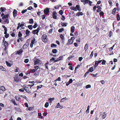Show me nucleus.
I'll return each mask as SVG.
<instances>
[{
    "label": "nucleus",
    "mask_w": 120,
    "mask_h": 120,
    "mask_svg": "<svg viewBox=\"0 0 120 120\" xmlns=\"http://www.w3.org/2000/svg\"><path fill=\"white\" fill-rule=\"evenodd\" d=\"M24 88H22L19 89V91L21 92H23L24 91Z\"/></svg>",
    "instance_id": "nucleus-62"
},
{
    "label": "nucleus",
    "mask_w": 120,
    "mask_h": 120,
    "mask_svg": "<svg viewBox=\"0 0 120 120\" xmlns=\"http://www.w3.org/2000/svg\"><path fill=\"white\" fill-rule=\"evenodd\" d=\"M68 68L69 69H70L71 70H73L74 68L71 66H69Z\"/></svg>",
    "instance_id": "nucleus-64"
},
{
    "label": "nucleus",
    "mask_w": 120,
    "mask_h": 120,
    "mask_svg": "<svg viewBox=\"0 0 120 120\" xmlns=\"http://www.w3.org/2000/svg\"><path fill=\"white\" fill-rule=\"evenodd\" d=\"M22 36V34L21 33L20 31H19V34H18V36L19 37V38H21Z\"/></svg>",
    "instance_id": "nucleus-45"
},
{
    "label": "nucleus",
    "mask_w": 120,
    "mask_h": 120,
    "mask_svg": "<svg viewBox=\"0 0 120 120\" xmlns=\"http://www.w3.org/2000/svg\"><path fill=\"white\" fill-rule=\"evenodd\" d=\"M47 0L49 1V0H40V2L41 3H44Z\"/></svg>",
    "instance_id": "nucleus-33"
},
{
    "label": "nucleus",
    "mask_w": 120,
    "mask_h": 120,
    "mask_svg": "<svg viewBox=\"0 0 120 120\" xmlns=\"http://www.w3.org/2000/svg\"><path fill=\"white\" fill-rule=\"evenodd\" d=\"M64 30V29L63 28L60 29L58 30V31L60 33L62 32Z\"/></svg>",
    "instance_id": "nucleus-39"
},
{
    "label": "nucleus",
    "mask_w": 120,
    "mask_h": 120,
    "mask_svg": "<svg viewBox=\"0 0 120 120\" xmlns=\"http://www.w3.org/2000/svg\"><path fill=\"white\" fill-rule=\"evenodd\" d=\"M89 73V71H88L86 72L85 73V75H84V77H85Z\"/></svg>",
    "instance_id": "nucleus-52"
},
{
    "label": "nucleus",
    "mask_w": 120,
    "mask_h": 120,
    "mask_svg": "<svg viewBox=\"0 0 120 120\" xmlns=\"http://www.w3.org/2000/svg\"><path fill=\"white\" fill-rule=\"evenodd\" d=\"M105 63L106 61L105 60H103L101 63V64L102 65L105 64Z\"/></svg>",
    "instance_id": "nucleus-60"
},
{
    "label": "nucleus",
    "mask_w": 120,
    "mask_h": 120,
    "mask_svg": "<svg viewBox=\"0 0 120 120\" xmlns=\"http://www.w3.org/2000/svg\"><path fill=\"white\" fill-rule=\"evenodd\" d=\"M24 24L23 22H22L21 24L20 23H19L18 24V25L20 27H21L24 26Z\"/></svg>",
    "instance_id": "nucleus-18"
},
{
    "label": "nucleus",
    "mask_w": 120,
    "mask_h": 120,
    "mask_svg": "<svg viewBox=\"0 0 120 120\" xmlns=\"http://www.w3.org/2000/svg\"><path fill=\"white\" fill-rule=\"evenodd\" d=\"M10 16L9 14L5 15L2 18V24H8L9 23V19L10 18Z\"/></svg>",
    "instance_id": "nucleus-1"
},
{
    "label": "nucleus",
    "mask_w": 120,
    "mask_h": 120,
    "mask_svg": "<svg viewBox=\"0 0 120 120\" xmlns=\"http://www.w3.org/2000/svg\"><path fill=\"white\" fill-rule=\"evenodd\" d=\"M40 30V28H39L38 27L37 28V30H37V35H38V32Z\"/></svg>",
    "instance_id": "nucleus-63"
},
{
    "label": "nucleus",
    "mask_w": 120,
    "mask_h": 120,
    "mask_svg": "<svg viewBox=\"0 0 120 120\" xmlns=\"http://www.w3.org/2000/svg\"><path fill=\"white\" fill-rule=\"evenodd\" d=\"M75 7L77 9V10L79 11L80 10L79 9V6L78 5H77Z\"/></svg>",
    "instance_id": "nucleus-51"
},
{
    "label": "nucleus",
    "mask_w": 120,
    "mask_h": 120,
    "mask_svg": "<svg viewBox=\"0 0 120 120\" xmlns=\"http://www.w3.org/2000/svg\"><path fill=\"white\" fill-rule=\"evenodd\" d=\"M63 106L62 105H56V106L55 107V108H59L60 109H61L62 108Z\"/></svg>",
    "instance_id": "nucleus-36"
},
{
    "label": "nucleus",
    "mask_w": 120,
    "mask_h": 120,
    "mask_svg": "<svg viewBox=\"0 0 120 120\" xmlns=\"http://www.w3.org/2000/svg\"><path fill=\"white\" fill-rule=\"evenodd\" d=\"M6 63L7 66L9 67H11L12 64V63L11 61L9 62L6 61Z\"/></svg>",
    "instance_id": "nucleus-12"
},
{
    "label": "nucleus",
    "mask_w": 120,
    "mask_h": 120,
    "mask_svg": "<svg viewBox=\"0 0 120 120\" xmlns=\"http://www.w3.org/2000/svg\"><path fill=\"white\" fill-rule=\"evenodd\" d=\"M112 32L111 31H110L109 32V36L110 37L112 35Z\"/></svg>",
    "instance_id": "nucleus-40"
},
{
    "label": "nucleus",
    "mask_w": 120,
    "mask_h": 120,
    "mask_svg": "<svg viewBox=\"0 0 120 120\" xmlns=\"http://www.w3.org/2000/svg\"><path fill=\"white\" fill-rule=\"evenodd\" d=\"M30 31L28 30H27L26 31V36H28L30 35Z\"/></svg>",
    "instance_id": "nucleus-24"
},
{
    "label": "nucleus",
    "mask_w": 120,
    "mask_h": 120,
    "mask_svg": "<svg viewBox=\"0 0 120 120\" xmlns=\"http://www.w3.org/2000/svg\"><path fill=\"white\" fill-rule=\"evenodd\" d=\"M55 60H55V58L53 57L50 59V61H53L54 62H55Z\"/></svg>",
    "instance_id": "nucleus-43"
},
{
    "label": "nucleus",
    "mask_w": 120,
    "mask_h": 120,
    "mask_svg": "<svg viewBox=\"0 0 120 120\" xmlns=\"http://www.w3.org/2000/svg\"><path fill=\"white\" fill-rule=\"evenodd\" d=\"M106 114L105 112H104L102 115V117L103 119H104L106 116Z\"/></svg>",
    "instance_id": "nucleus-32"
},
{
    "label": "nucleus",
    "mask_w": 120,
    "mask_h": 120,
    "mask_svg": "<svg viewBox=\"0 0 120 120\" xmlns=\"http://www.w3.org/2000/svg\"><path fill=\"white\" fill-rule=\"evenodd\" d=\"M83 15V13L82 12H79L76 15H78V16H79L80 15Z\"/></svg>",
    "instance_id": "nucleus-31"
},
{
    "label": "nucleus",
    "mask_w": 120,
    "mask_h": 120,
    "mask_svg": "<svg viewBox=\"0 0 120 120\" xmlns=\"http://www.w3.org/2000/svg\"><path fill=\"white\" fill-rule=\"evenodd\" d=\"M32 33L33 34H37V30H33Z\"/></svg>",
    "instance_id": "nucleus-56"
},
{
    "label": "nucleus",
    "mask_w": 120,
    "mask_h": 120,
    "mask_svg": "<svg viewBox=\"0 0 120 120\" xmlns=\"http://www.w3.org/2000/svg\"><path fill=\"white\" fill-rule=\"evenodd\" d=\"M27 11V10L26 9H25L24 10H22V14H23L24 13H25V12H26Z\"/></svg>",
    "instance_id": "nucleus-55"
},
{
    "label": "nucleus",
    "mask_w": 120,
    "mask_h": 120,
    "mask_svg": "<svg viewBox=\"0 0 120 120\" xmlns=\"http://www.w3.org/2000/svg\"><path fill=\"white\" fill-rule=\"evenodd\" d=\"M38 116L39 118H42V116H41V113H38Z\"/></svg>",
    "instance_id": "nucleus-41"
},
{
    "label": "nucleus",
    "mask_w": 120,
    "mask_h": 120,
    "mask_svg": "<svg viewBox=\"0 0 120 120\" xmlns=\"http://www.w3.org/2000/svg\"><path fill=\"white\" fill-rule=\"evenodd\" d=\"M6 10V8L5 7H1L0 8V11L2 13L4 12Z\"/></svg>",
    "instance_id": "nucleus-17"
},
{
    "label": "nucleus",
    "mask_w": 120,
    "mask_h": 120,
    "mask_svg": "<svg viewBox=\"0 0 120 120\" xmlns=\"http://www.w3.org/2000/svg\"><path fill=\"white\" fill-rule=\"evenodd\" d=\"M70 76H68L67 75H64L63 76L64 78H66L69 77Z\"/></svg>",
    "instance_id": "nucleus-61"
},
{
    "label": "nucleus",
    "mask_w": 120,
    "mask_h": 120,
    "mask_svg": "<svg viewBox=\"0 0 120 120\" xmlns=\"http://www.w3.org/2000/svg\"><path fill=\"white\" fill-rule=\"evenodd\" d=\"M57 46V45L54 44H52L51 45V47H56Z\"/></svg>",
    "instance_id": "nucleus-37"
},
{
    "label": "nucleus",
    "mask_w": 120,
    "mask_h": 120,
    "mask_svg": "<svg viewBox=\"0 0 120 120\" xmlns=\"http://www.w3.org/2000/svg\"><path fill=\"white\" fill-rule=\"evenodd\" d=\"M37 42V41H36V40L35 38H34L31 41V42L30 45V46L31 48H32L33 46V44Z\"/></svg>",
    "instance_id": "nucleus-3"
},
{
    "label": "nucleus",
    "mask_w": 120,
    "mask_h": 120,
    "mask_svg": "<svg viewBox=\"0 0 120 120\" xmlns=\"http://www.w3.org/2000/svg\"><path fill=\"white\" fill-rule=\"evenodd\" d=\"M89 70L90 72H92L93 70V67H91L90 68Z\"/></svg>",
    "instance_id": "nucleus-44"
},
{
    "label": "nucleus",
    "mask_w": 120,
    "mask_h": 120,
    "mask_svg": "<svg viewBox=\"0 0 120 120\" xmlns=\"http://www.w3.org/2000/svg\"><path fill=\"white\" fill-rule=\"evenodd\" d=\"M89 108H90L89 106V105H88L87 107V109L86 111V113H88L89 112Z\"/></svg>",
    "instance_id": "nucleus-47"
},
{
    "label": "nucleus",
    "mask_w": 120,
    "mask_h": 120,
    "mask_svg": "<svg viewBox=\"0 0 120 120\" xmlns=\"http://www.w3.org/2000/svg\"><path fill=\"white\" fill-rule=\"evenodd\" d=\"M9 36V34H7L5 35V38H7Z\"/></svg>",
    "instance_id": "nucleus-58"
},
{
    "label": "nucleus",
    "mask_w": 120,
    "mask_h": 120,
    "mask_svg": "<svg viewBox=\"0 0 120 120\" xmlns=\"http://www.w3.org/2000/svg\"><path fill=\"white\" fill-rule=\"evenodd\" d=\"M15 81L17 82L20 80V79L18 77H15L14 78Z\"/></svg>",
    "instance_id": "nucleus-22"
},
{
    "label": "nucleus",
    "mask_w": 120,
    "mask_h": 120,
    "mask_svg": "<svg viewBox=\"0 0 120 120\" xmlns=\"http://www.w3.org/2000/svg\"><path fill=\"white\" fill-rule=\"evenodd\" d=\"M4 51L6 52V50L8 49V44L6 41L4 42Z\"/></svg>",
    "instance_id": "nucleus-4"
},
{
    "label": "nucleus",
    "mask_w": 120,
    "mask_h": 120,
    "mask_svg": "<svg viewBox=\"0 0 120 120\" xmlns=\"http://www.w3.org/2000/svg\"><path fill=\"white\" fill-rule=\"evenodd\" d=\"M92 3V2L89 0H85L84 1V4L87 3V4H89L90 6H91V4Z\"/></svg>",
    "instance_id": "nucleus-9"
},
{
    "label": "nucleus",
    "mask_w": 120,
    "mask_h": 120,
    "mask_svg": "<svg viewBox=\"0 0 120 120\" xmlns=\"http://www.w3.org/2000/svg\"><path fill=\"white\" fill-rule=\"evenodd\" d=\"M0 90H2V91H0V92H1V93L3 92V91L5 90V88L4 86H2L0 87Z\"/></svg>",
    "instance_id": "nucleus-16"
},
{
    "label": "nucleus",
    "mask_w": 120,
    "mask_h": 120,
    "mask_svg": "<svg viewBox=\"0 0 120 120\" xmlns=\"http://www.w3.org/2000/svg\"><path fill=\"white\" fill-rule=\"evenodd\" d=\"M54 100V98H50L49 99H48L49 101L51 103H52V101Z\"/></svg>",
    "instance_id": "nucleus-28"
},
{
    "label": "nucleus",
    "mask_w": 120,
    "mask_h": 120,
    "mask_svg": "<svg viewBox=\"0 0 120 120\" xmlns=\"http://www.w3.org/2000/svg\"><path fill=\"white\" fill-rule=\"evenodd\" d=\"M47 35L45 34L43 35L42 37V39L44 42H46L47 41L46 39Z\"/></svg>",
    "instance_id": "nucleus-5"
},
{
    "label": "nucleus",
    "mask_w": 120,
    "mask_h": 120,
    "mask_svg": "<svg viewBox=\"0 0 120 120\" xmlns=\"http://www.w3.org/2000/svg\"><path fill=\"white\" fill-rule=\"evenodd\" d=\"M34 22L33 19H30L29 20V23L30 24H32Z\"/></svg>",
    "instance_id": "nucleus-26"
},
{
    "label": "nucleus",
    "mask_w": 120,
    "mask_h": 120,
    "mask_svg": "<svg viewBox=\"0 0 120 120\" xmlns=\"http://www.w3.org/2000/svg\"><path fill=\"white\" fill-rule=\"evenodd\" d=\"M52 52L54 53H56L57 52V50L56 49H53L52 50Z\"/></svg>",
    "instance_id": "nucleus-42"
},
{
    "label": "nucleus",
    "mask_w": 120,
    "mask_h": 120,
    "mask_svg": "<svg viewBox=\"0 0 120 120\" xmlns=\"http://www.w3.org/2000/svg\"><path fill=\"white\" fill-rule=\"evenodd\" d=\"M15 98L16 100V102L19 101L21 100V95L18 94L15 96Z\"/></svg>",
    "instance_id": "nucleus-6"
},
{
    "label": "nucleus",
    "mask_w": 120,
    "mask_h": 120,
    "mask_svg": "<svg viewBox=\"0 0 120 120\" xmlns=\"http://www.w3.org/2000/svg\"><path fill=\"white\" fill-rule=\"evenodd\" d=\"M29 61V59H26L25 60L24 62L26 63H27Z\"/></svg>",
    "instance_id": "nucleus-46"
},
{
    "label": "nucleus",
    "mask_w": 120,
    "mask_h": 120,
    "mask_svg": "<svg viewBox=\"0 0 120 120\" xmlns=\"http://www.w3.org/2000/svg\"><path fill=\"white\" fill-rule=\"evenodd\" d=\"M29 110L30 111L33 110L34 109L33 107H30L28 108Z\"/></svg>",
    "instance_id": "nucleus-54"
},
{
    "label": "nucleus",
    "mask_w": 120,
    "mask_h": 120,
    "mask_svg": "<svg viewBox=\"0 0 120 120\" xmlns=\"http://www.w3.org/2000/svg\"><path fill=\"white\" fill-rule=\"evenodd\" d=\"M11 102L14 105H17L16 104L15 100L14 99H12L11 100Z\"/></svg>",
    "instance_id": "nucleus-25"
},
{
    "label": "nucleus",
    "mask_w": 120,
    "mask_h": 120,
    "mask_svg": "<svg viewBox=\"0 0 120 120\" xmlns=\"http://www.w3.org/2000/svg\"><path fill=\"white\" fill-rule=\"evenodd\" d=\"M34 69H30L31 71L33 73L35 72L39 68L38 66H37L34 67Z\"/></svg>",
    "instance_id": "nucleus-7"
},
{
    "label": "nucleus",
    "mask_w": 120,
    "mask_h": 120,
    "mask_svg": "<svg viewBox=\"0 0 120 120\" xmlns=\"http://www.w3.org/2000/svg\"><path fill=\"white\" fill-rule=\"evenodd\" d=\"M71 10H73L75 11H77L76 8L74 7H71Z\"/></svg>",
    "instance_id": "nucleus-29"
},
{
    "label": "nucleus",
    "mask_w": 120,
    "mask_h": 120,
    "mask_svg": "<svg viewBox=\"0 0 120 120\" xmlns=\"http://www.w3.org/2000/svg\"><path fill=\"white\" fill-rule=\"evenodd\" d=\"M65 17L63 15H62V17L61 18V19L64 21L65 20Z\"/></svg>",
    "instance_id": "nucleus-53"
},
{
    "label": "nucleus",
    "mask_w": 120,
    "mask_h": 120,
    "mask_svg": "<svg viewBox=\"0 0 120 120\" xmlns=\"http://www.w3.org/2000/svg\"><path fill=\"white\" fill-rule=\"evenodd\" d=\"M59 13L60 15H62V14L63 13V11L62 10H60L59 11Z\"/></svg>",
    "instance_id": "nucleus-48"
},
{
    "label": "nucleus",
    "mask_w": 120,
    "mask_h": 120,
    "mask_svg": "<svg viewBox=\"0 0 120 120\" xmlns=\"http://www.w3.org/2000/svg\"><path fill=\"white\" fill-rule=\"evenodd\" d=\"M17 11L15 9H14L13 12V17L15 18L17 16Z\"/></svg>",
    "instance_id": "nucleus-13"
},
{
    "label": "nucleus",
    "mask_w": 120,
    "mask_h": 120,
    "mask_svg": "<svg viewBox=\"0 0 120 120\" xmlns=\"http://www.w3.org/2000/svg\"><path fill=\"white\" fill-rule=\"evenodd\" d=\"M28 28L30 30H32L33 29V26L32 25H29L28 26Z\"/></svg>",
    "instance_id": "nucleus-38"
},
{
    "label": "nucleus",
    "mask_w": 120,
    "mask_h": 120,
    "mask_svg": "<svg viewBox=\"0 0 120 120\" xmlns=\"http://www.w3.org/2000/svg\"><path fill=\"white\" fill-rule=\"evenodd\" d=\"M23 49H21L19 51H17L16 52V54H21L23 52Z\"/></svg>",
    "instance_id": "nucleus-15"
},
{
    "label": "nucleus",
    "mask_w": 120,
    "mask_h": 120,
    "mask_svg": "<svg viewBox=\"0 0 120 120\" xmlns=\"http://www.w3.org/2000/svg\"><path fill=\"white\" fill-rule=\"evenodd\" d=\"M75 28L74 26H72L71 28V31L72 33H73L74 31Z\"/></svg>",
    "instance_id": "nucleus-30"
},
{
    "label": "nucleus",
    "mask_w": 120,
    "mask_h": 120,
    "mask_svg": "<svg viewBox=\"0 0 120 120\" xmlns=\"http://www.w3.org/2000/svg\"><path fill=\"white\" fill-rule=\"evenodd\" d=\"M73 40L72 39H69L68 40V45H70L72 43Z\"/></svg>",
    "instance_id": "nucleus-19"
},
{
    "label": "nucleus",
    "mask_w": 120,
    "mask_h": 120,
    "mask_svg": "<svg viewBox=\"0 0 120 120\" xmlns=\"http://www.w3.org/2000/svg\"><path fill=\"white\" fill-rule=\"evenodd\" d=\"M49 12V9L48 8H46L44 10V12L46 15H48Z\"/></svg>",
    "instance_id": "nucleus-8"
},
{
    "label": "nucleus",
    "mask_w": 120,
    "mask_h": 120,
    "mask_svg": "<svg viewBox=\"0 0 120 120\" xmlns=\"http://www.w3.org/2000/svg\"><path fill=\"white\" fill-rule=\"evenodd\" d=\"M34 64L35 65L40 64L42 63L41 61L37 59H34Z\"/></svg>",
    "instance_id": "nucleus-2"
},
{
    "label": "nucleus",
    "mask_w": 120,
    "mask_h": 120,
    "mask_svg": "<svg viewBox=\"0 0 120 120\" xmlns=\"http://www.w3.org/2000/svg\"><path fill=\"white\" fill-rule=\"evenodd\" d=\"M45 15H42L41 17H42V19H44L45 18Z\"/></svg>",
    "instance_id": "nucleus-57"
},
{
    "label": "nucleus",
    "mask_w": 120,
    "mask_h": 120,
    "mask_svg": "<svg viewBox=\"0 0 120 120\" xmlns=\"http://www.w3.org/2000/svg\"><path fill=\"white\" fill-rule=\"evenodd\" d=\"M91 86L90 85H86V88L87 89L89 88H90L91 87Z\"/></svg>",
    "instance_id": "nucleus-49"
},
{
    "label": "nucleus",
    "mask_w": 120,
    "mask_h": 120,
    "mask_svg": "<svg viewBox=\"0 0 120 120\" xmlns=\"http://www.w3.org/2000/svg\"><path fill=\"white\" fill-rule=\"evenodd\" d=\"M23 88H24V90H25L27 93H30V91L29 88L25 86L24 87V86H23Z\"/></svg>",
    "instance_id": "nucleus-14"
},
{
    "label": "nucleus",
    "mask_w": 120,
    "mask_h": 120,
    "mask_svg": "<svg viewBox=\"0 0 120 120\" xmlns=\"http://www.w3.org/2000/svg\"><path fill=\"white\" fill-rule=\"evenodd\" d=\"M49 63H45V64L44 65L45 66V68L47 69L48 70V65L49 64Z\"/></svg>",
    "instance_id": "nucleus-34"
},
{
    "label": "nucleus",
    "mask_w": 120,
    "mask_h": 120,
    "mask_svg": "<svg viewBox=\"0 0 120 120\" xmlns=\"http://www.w3.org/2000/svg\"><path fill=\"white\" fill-rule=\"evenodd\" d=\"M0 69L2 71H5L6 70L5 68H4L2 66H0Z\"/></svg>",
    "instance_id": "nucleus-23"
},
{
    "label": "nucleus",
    "mask_w": 120,
    "mask_h": 120,
    "mask_svg": "<svg viewBox=\"0 0 120 120\" xmlns=\"http://www.w3.org/2000/svg\"><path fill=\"white\" fill-rule=\"evenodd\" d=\"M67 23H63L61 22V25L62 26H67Z\"/></svg>",
    "instance_id": "nucleus-27"
},
{
    "label": "nucleus",
    "mask_w": 120,
    "mask_h": 120,
    "mask_svg": "<svg viewBox=\"0 0 120 120\" xmlns=\"http://www.w3.org/2000/svg\"><path fill=\"white\" fill-rule=\"evenodd\" d=\"M88 44H85V47H84V49L85 50V52H86L87 50L88 49Z\"/></svg>",
    "instance_id": "nucleus-21"
},
{
    "label": "nucleus",
    "mask_w": 120,
    "mask_h": 120,
    "mask_svg": "<svg viewBox=\"0 0 120 120\" xmlns=\"http://www.w3.org/2000/svg\"><path fill=\"white\" fill-rule=\"evenodd\" d=\"M57 13L56 11H54L52 13V16L53 18L54 19H56L57 17Z\"/></svg>",
    "instance_id": "nucleus-10"
},
{
    "label": "nucleus",
    "mask_w": 120,
    "mask_h": 120,
    "mask_svg": "<svg viewBox=\"0 0 120 120\" xmlns=\"http://www.w3.org/2000/svg\"><path fill=\"white\" fill-rule=\"evenodd\" d=\"M97 63L98 62H97V61H95V65L94 66V67L95 68H96V67L98 66V64Z\"/></svg>",
    "instance_id": "nucleus-35"
},
{
    "label": "nucleus",
    "mask_w": 120,
    "mask_h": 120,
    "mask_svg": "<svg viewBox=\"0 0 120 120\" xmlns=\"http://www.w3.org/2000/svg\"><path fill=\"white\" fill-rule=\"evenodd\" d=\"M63 56H60L59 58H57V59L56 60L55 62H57L60 60H63Z\"/></svg>",
    "instance_id": "nucleus-11"
},
{
    "label": "nucleus",
    "mask_w": 120,
    "mask_h": 120,
    "mask_svg": "<svg viewBox=\"0 0 120 120\" xmlns=\"http://www.w3.org/2000/svg\"><path fill=\"white\" fill-rule=\"evenodd\" d=\"M60 37L62 40L64 39V36L62 34H61L60 35Z\"/></svg>",
    "instance_id": "nucleus-59"
},
{
    "label": "nucleus",
    "mask_w": 120,
    "mask_h": 120,
    "mask_svg": "<svg viewBox=\"0 0 120 120\" xmlns=\"http://www.w3.org/2000/svg\"><path fill=\"white\" fill-rule=\"evenodd\" d=\"M38 25L37 24V23L35 22V24L33 26V28H35L38 26Z\"/></svg>",
    "instance_id": "nucleus-50"
},
{
    "label": "nucleus",
    "mask_w": 120,
    "mask_h": 120,
    "mask_svg": "<svg viewBox=\"0 0 120 120\" xmlns=\"http://www.w3.org/2000/svg\"><path fill=\"white\" fill-rule=\"evenodd\" d=\"M116 8H114L113 10L112 11V13L114 15H115L116 14Z\"/></svg>",
    "instance_id": "nucleus-20"
}]
</instances>
